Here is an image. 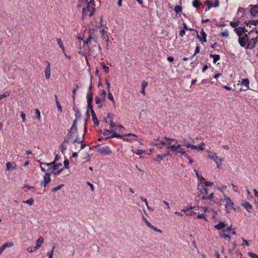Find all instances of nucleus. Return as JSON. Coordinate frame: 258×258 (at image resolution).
<instances>
[{"instance_id": "obj_50", "label": "nucleus", "mask_w": 258, "mask_h": 258, "mask_svg": "<svg viewBox=\"0 0 258 258\" xmlns=\"http://www.w3.org/2000/svg\"><path fill=\"white\" fill-rule=\"evenodd\" d=\"M23 203L27 204L29 205H32L34 203V200L32 199H30L27 201H24Z\"/></svg>"}, {"instance_id": "obj_2", "label": "nucleus", "mask_w": 258, "mask_h": 258, "mask_svg": "<svg viewBox=\"0 0 258 258\" xmlns=\"http://www.w3.org/2000/svg\"><path fill=\"white\" fill-rule=\"evenodd\" d=\"M39 162L40 168L41 169V170L43 172L46 171V169L44 167L45 166H51V168L52 169V172H53L54 170L58 169L59 167L62 165V164L61 163L55 164V161L50 163H45L42 162Z\"/></svg>"}, {"instance_id": "obj_64", "label": "nucleus", "mask_w": 258, "mask_h": 258, "mask_svg": "<svg viewBox=\"0 0 258 258\" xmlns=\"http://www.w3.org/2000/svg\"><path fill=\"white\" fill-rule=\"evenodd\" d=\"M87 184L90 187L92 191H93L94 190V185L89 181H87Z\"/></svg>"}, {"instance_id": "obj_23", "label": "nucleus", "mask_w": 258, "mask_h": 258, "mask_svg": "<svg viewBox=\"0 0 258 258\" xmlns=\"http://www.w3.org/2000/svg\"><path fill=\"white\" fill-rule=\"evenodd\" d=\"M6 167L8 171L14 170L16 169L17 165L15 162H8L6 164Z\"/></svg>"}, {"instance_id": "obj_55", "label": "nucleus", "mask_w": 258, "mask_h": 258, "mask_svg": "<svg viewBox=\"0 0 258 258\" xmlns=\"http://www.w3.org/2000/svg\"><path fill=\"white\" fill-rule=\"evenodd\" d=\"M145 153V151L143 150L138 149L136 152V154L140 155L141 158H142V155Z\"/></svg>"}, {"instance_id": "obj_6", "label": "nucleus", "mask_w": 258, "mask_h": 258, "mask_svg": "<svg viewBox=\"0 0 258 258\" xmlns=\"http://www.w3.org/2000/svg\"><path fill=\"white\" fill-rule=\"evenodd\" d=\"M64 140H68L69 143L70 142H73V143H82L83 140H80L78 139L77 136H76V134L71 133L69 132L67 134V136Z\"/></svg>"}, {"instance_id": "obj_18", "label": "nucleus", "mask_w": 258, "mask_h": 258, "mask_svg": "<svg viewBox=\"0 0 258 258\" xmlns=\"http://www.w3.org/2000/svg\"><path fill=\"white\" fill-rule=\"evenodd\" d=\"M245 14V10L243 8L239 7L236 15V18L239 19L244 17Z\"/></svg>"}, {"instance_id": "obj_8", "label": "nucleus", "mask_w": 258, "mask_h": 258, "mask_svg": "<svg viewBox=\"0 0 258 258\" xmlns=\"http://www.w3.org/2000/svg\"><path fill=\"white\" fill-rule=\"evenodd\" d=\"M95 8L90 7L89 5H88L86 8H84L83 10V17L89 16H92L95 11Z\"/></svg>"}, {"instance_id": "obj_56", "label": "nucleus", "mask_w": 258, "mask_h": 258, "mask_svg": "<svg viewBox=\"0 0 258 258\" xmlns=\"http://www.w3.org/2000/svg\"><path fill=\"white\" fill-rule=\"evenodd\" d=\"M221 34L223 36L227 37L229 35V32L227 30H224V31L221 32Z\"/></svg>"}, {"instance_id": "obj_37", "label": "nucleus", "mask_w": 258, "mask_h": 258, "mask_svg": "<svg viewBox=\"0 0 258 258\" xmlns=\"http://www.w3.org/2000/svg\"><path fill=\"white\" fill-rule=\"evenodd\" d=\"M55 102H56V105L58 108V110L59 111L61 112L62 111V107L60 105V102L59 101H58V99H57V97L56 95H55Z\"/></svg>"}, {"instance_id": "obj_48", "label": "nucleus", "mask_w": 258, "mask_h": 258, "mask_svg": "<svg viewBox=\"0 0 258 258\" xmlns=\"http://www.w3.org/2000/svg\"><path fill=\"white\" fill-rule=\"evenodd\" d=\"M54 248H55V247L53 246L51 251L47 252L48 258H52V257H53V250L54 249Z\"/></svg>"}, {"instance_id": "obj_21", "label": "nucleus", "mask_w": 258, "mask_h": 258, "mask_svg": "<svg viewBox=\"0 0 258 258\" xmlns=\"http://www.w3.org/2000/svg\"><path fill=\"white\" fill-rule=\"evenodd\" d=\"M235 33L239 36L241 37L243 33L247 32V30L245 27H238L234 29Z\"/></svg>"}, {"instance_id": "obj_7", "label": "nucleus", "mask_w": 258, "mask_h": 258, "mask_svg": "<svg viewBox=\"0 0 258 258\" xmlns=\"http://www.w3.org/2000/svg\"><path fill=\"white\" fill-rule=\"evenodd\" d=\"M50 181V173L49 172H46L43 176V180L41 182L40 185L45 187L47 184H48Z\"/></svg>"}, {"instance_id": "obj_24", "label": "nucleus", "mask_w": 258, "mask_h": 258, "mask_svg": "<svg viewBox=\"0 0 258 258\" xmlns=\"http://www.w3.org/2000/svg\"><path fill=\"white\" fill-rule=\"evenodd\" d=\"M205 144L204 142L201 143L198 145H195V150L197 152H202L205 149Z\"/></svg>"}, {"instance_id": "obj_22", "label": "nucleus", "mask_w": 258, "mask_h": 258, "mask_svg": "<svg viewBox=\"0 0 258 258\" xmlns=\"http://www.w3.org/2000/svg\"><path fill=\"white\" fill-rule=\"evenodd\" d=\"M173 141H174V139L164 137L161 140L160 142L162 145H167L170 144Z\"/></svg>"}, {"instance_id": "obj_35", "label": "nucleus", "mask_w": 258, "mask_h": 258, "mask_svg": "<svg viewBox=\"0 0 258 258\" xmlns=\"http://www.w3.org/2000/svg\"><path fill=\"white\" fill-rule=\"evenodd\" d=\"M245 24L246 25H252L254 26H256L258 24V20H250L248 22H245Z\"/></svg>"}, {"instance_id": "obj_38", "label": "nucleus", "mask_w": 258, "mask_h": 258, "mask_svg": "<svg viewBox=\"0 0 258 258\" xmlns=\"http://www.w3.org/2000/svg\"><path fill=\"white\" fill-rule=\"evenodd\" d=\"M239 21L236 20L234 21V22H231L230 23V26H232L233 28H236V27H238L239 25Z\"/></svg>"}, {"instance_id": "obj_19", "label": "nucleus", "mask_w": 258, "mask_h": 258, "mask_svg": "<svg viewBox=\"0 0 258 258\" xmlns=\"http://www.w3.org/2000/svg\"><path fill=\"white\" fill-rule=\"evenodd\" d=\"M137 136L133 134H128L125 135V138L123 139V141H128V142H132L133 141H137L136 139V137H137Z\"/></svg>"}, {"instance_id": "obj_39", "label": "nucleus", "mask_w": 258, "mask_h": 258, "mask_svg": "<svg viewBox=\"0 0 258 258\" xmlns=\"http://www.w3.org/2000/svg\"><path fill=\"white\" fill-rule=\"evenodd\" d=\"M211 57L213 58V62L215 63L220 59V56L218 54H211Z\"/></svg>"}, {"instance_id": "obj_34", "label": "nucleus", "mask_w": 258, "mask_h": 258, "mask_svg": "<svg viewBox=\"0 0 258 258\" xmlns=\"http://www.w3.org/2000/svg\"><path fill=\"white\" fill-rule=\"evenodd\" d=\"M225 225L224 222H220L219 224L215 226V228L218 230H221L225 227Z\"/></svg>"}, {"instance_id": "obj_12", "label": "nucleus", "mask_w": 258, "mask_h": 258, "mask_svg": "<svg viewBox=\"0 0 258 258\" xmlns=\"http://www.w3.org/2000/svg\"><path fill=\"white\" fill-rule=\"evenodd\" d=\"M231 228H228L226 230H225L222 231V233H220V236L222 238L227 239L228 241L230 240V237L229 236V234L231 233Z\"/></svg>"}, {"instance_id": "obj_5", "label": "nucleus", "mask_w": 258, "mask_h": 258, "mask_svg": "<svg viewBox=\"0 0 258 258\" xmlns=\"http://www.w3.org/2000/svg\"><path fill=\"white\" fill-rule=\"evenodd\" d=\"M219 201L225 203V207L227 211L231 209L235 210L234 203L229 197L225 196L224 199H220Z\"/></svg>"}, {"instance_id": "obj_41", "label": "nucleus", "mask_w": 258, "mask_h": 258, "mask_svg": "<svg viewBox=\"0 0 258 258\" xmlns=\"http://www.w3.org/2000/svg\"><path fill=\"white\" fill-rule=\"evenodd\" d=\"M241 239L242 240L244 244H245L247 246H249L252 243V241L251 240H246L243 237L241 238Z\"/></svg>"}, {"instance_id": "obj_61", "label": "nucleus", "mask_w": 258, "mask_h": 258, "mask_svg": "<svg viewBox=\"0 0 258 258\" xmlns=\"http://www.w3.org/2000/svg\"><path fill=\"white\" fill-rule=\"evenodd\" d=\"M95 103L97 104H100L101 102V99L99 97H96L95 98Z\"/></svg>"}, {"instance_id": "obj_45", "label": "nucleus", "mask_w": 258, "mask_h": 258, "mask_svg": "<svg viewBox=\"0 0 258 258\" xmlns=\"http://www.w3.org/2000/svg\"><path fill=\"white\" fill-rule=\"evenodd\" d=\"M248 255L251 258H258V255L252 252H248Z\"/></svg>"}, {"instance_id": "obj_32", "label": "nucleus", "mask_w": 258, "mask_h": 258, "mask_svg": "<svg viewBox=\"0 0 258 258\" xmlns=\"http://www.w3.org/2000/svg\"><path fill=\"white\" fill-rule=\"evenodd\" d=\"M148 85L147 82L145 81H143L141 85V88H142V91L141 93L143 94L144 95H145V88L147 87Z\"/></svg>"}, {"instance_id": "obj_51", "label": "nucleus", "mask_w": 258, "mask_h": 258, "mask_svg": "<svg viewBox=\"0 0 258 258\" xmlns=\"http://www.w3.org/2000/svg\"><path fill=\"white\" fill-rule=\"evenodd\" d=\"M35 111H36V118L38 120H39L40 119V112L38 109H36L35 110Z\"/></svg>"}, {"instance_id": "obj_40", "label": "nucleus", "mask_w": 258, "mask_h": 258, "mask_svg": "<svg viewBox=\"0 0 258 258\" xmlns=\"http://www.w3.org/2000/svg\"><path fill=\"white\" fill-rule=\"evenodd\" d=\"M63 186H64L63 184H60V185H58L57 186L52 188V191L53 192H55L57 191L58 190L60 189Z\"/></svg>"}, {"instance_id": "obj_33", "label": "nucleus", "mask_w": 258, "mask_h": 258, "mask_svg": "<svg viewBox=\"0 0 258 258\" xmlns=\"http://www.w3.org/2000/svg\"><path fill=\"white\" fill-rule=\"evenodd\" d=\"M56 41L57 42V44H58V45L59 46L60 48L61 49L62 52H64L65 48L63 45L62 41L61 39L60 38H58L56 39Z\"/></svg>"}, {"instance_id": "obj_31", "label": "nucleus", "mask_w": 258, "mask_h": 258, "mask_svg": "<svg viewBox=\"0 0 258 258\" xmlns=\"http://www.w3.org/2000/svg\"><path fill=\"white\" fill-rule=\"evenodd\" d=\"M100 33L101 34V37L103 38V39H105V41L107 43H108L109 38H108V36L107 35V32L105 30L103 29L100 31Z\"/></svg>"}, {"instance_id": "obj_27", "label": "nucleus", "mask_w": 258, "mask_h": 258, "mask_svg": "<svg viewBox=\"0 0 258 258\" xmlns=\"http://www.w3.org/2000/svg\"><path fill=\"white\" fill-rule=\"evenodd\" d=\"M242 205L244 207V208L248 211V212H251V210L252 209V205L246 201H243L242 203Z\"/></svg>"}, {"instance_id": "obj_46", "label": "nucleus", "mask_w": 258, "mask_h": 258, "mask_svg": "<svg viewBox=\"0 0 258 258\" xmlns=\"http://www.w3.org/2000/svg\"><path fill=\"white\" fill-rule=\"evenodd\" d=\"M4 247H5V248L7 247H11L14 245V243L12 242H7L3 244Z\"/></svg>"}, {"instance_id": "obj_14", "label": "nucleus", "mask_w": 258, "mask_h": 258, "mask_svg": "<svg viewBox=\"0 0 258 258\" xmlns=\"http://www.w3.org/2000/svg\"><path fill=\"white\" fill-rule=\"evenodd\" d=\"M197 37L202 43L207 41V34L205 32L204 29H202L201 30L200 34H197Z\"/></svg>"}, {"instance_id": "obj_54", "label": "nucleus", "mask_w": 258, "mask_h": 258, "mask_svg": "<svg viewBox=\"0 0 258 258\" xmlns=\"http://www.w3.org/2000/svg\"><path fill=\"white\" fill-rule=\"evenodd\" d=\"M201 5V3H200L199 0H195V8H199Z\"/></svg>"}, {"instance_id": "obj_10", "label": "nucleus", "mask_w": 258, "mask_h": 258, "mask_svg": "<svg viewBox=\"0 0 258 258\" xmlns=\"http://www.w3.org/2000/svg\"><path fill=\"white\" fill-rule=\"evenodd\" d=\"M98 151L105 155H110L112 154V151L108 146H104L98 149Z\"/></svg>"}, {"instance_id": "obj_13", "label": "nucleus", "mask_w": 258, "mask_h": 258, "mask_svg": "<svg viewBox=\"0 0 258 258\" xmlns=\"http://www.w3.org/2000/svg\"><path fill=\"white\" fill-rule=\"evenodd\" d=\"M205 4L207 6L208 10L213 7H217L219 6V2L218 1H215L213 3L210 0H207L205 2Z\"/></svg>"}, {"instance_id": "obj_42", "label": "nucleus", "mask_w": 258, "mask_h": 258, "mask_svg": "<svg viewBox=\"0 0 258 258\" xmlns=\"http://www.w3.org/2000/svg\"><path fill=\"white\" fill-rule=\"evenodd\" d=\"M166 156V154H164V155H158L157 157H156V159L155 160L158 161V162H160L161 160H162Z\"/></svg>"}, {"instance_id": "obj_53", "label": "nucleus", "mask_w": 258, "mask_h": 258, "mask_svg": "<svg viewBox=\"0 0 258 258\" xmlns=\"http://www.w3.org/2000/svg\"><path fill=\"white\" fill-rule=\"evenodd\" d=\"M21 116L22 119V122L25 123L26 122V116L25 113L23 111L21 112Z\"/></svg>"}, {"instance_id": "obj_63", "label": "nucleus", "mask_w": 258, "mask_h": 258, "mask_svg": "<svg viewBox=\"0 0 258 258\" xmlns=\"http://www.w3.org/2000/svg\"><path fill=\"white\" fill-rule=\"evenodd\" d=\"M226 188H227V186L226 185H223L220 187H218V189L223 192L224 191V190L225 189H226Z\"/></svg>"}, {"instance_id": "obj_30", "label": "nucleus", "mask_w": 258, "mask_h": 258, "mask_svg": "<svg viewBox=\"0 0 258 258\" xmlns=\"http://www.w3.org/2000/svg\"><path fill=\"white\" fill-rule=\"evenodd\" d=\"M68 144H69V140H64L63 142L61 144L60 148L61 151L62 153H63L64 151L67 149V145Z\"/></svg>"}, {"instance_id": "obj_4", "label": "nucleus", "mask_w": 258, "mask_h": 258, "mask_svg": "<svg viewBox=\"0 0 258 258\" xmlns=\"http://www.w3.org/2000/svg\"><path fill=\"white\" fill-rule=\"evenodd\" d=\"M167 148H170L171 151L173 152H175L176 153H181L182 155H184V156H187L184 149L181 148V145L180 144H175L168 146Z\"/></svg>"}, {"instance_id": "obj_49", "label": "nucleus", "mask_w": 258, "mask_h": 258, "mask_svg": "<svg viewBox=\"0 0 258 258\" xmlns=\"http://www.w3.org/2000/svg\"><path fill=\"white\" fill-rule=\"evenodd\" d=\"M101 66L103 69V70L104 71V72L106 73H108L109 72V68L108 67L106 66V65H105L103 63H101Z\"/></svg>"}, {"instance_id": "obj_3", "label": "nucleus", "mask_w": 258, "mask_h": 258, "mask_svg": "<svg viewBox=\"0 0 258 258\" xmlns=\"http://www.w3.org/2000/svg\"><path fill=\"white\" fill-rule=\"evenodd\" d=\"M255 33V35H254L252 38L249 37V39L248 41L247 45L246 46L247 48L252 49L254 47L255 44L257 42V38H258V31H254L252 30L248 33V35H250L252 33Z\"/></svg>"}, {"instance_id": "obj_16", "label": "nucleus", "mask_w": 258, "mask_h": 258, "mask_svg": "<svg viewBox=\"0 0 258 258\" xmlns=\"http://www.w3.org/2000/svg\"><path fill=\"white\" fill-rule=\"evenodd\" d=\"M105 132H107L109 133H111L112 135H111V137H112V138H119L122 139L123 140V139L125 138V135H121L117 134V133L114 132L113 131V130L112 129L105 130Z\"/></svg>"}, {"instance_id": "obj_17", "label": "nucleus", "mask_w": 258, "mask_h": 258, "mask_svg": "<svg viewBox=\"0 0 258 258\" xmlns=\"http://www.w3.org/2000/svg\"><path fill=\"white\" fill-rule=\"evenodd\" d=\"M249 7H251L250 14L254 17L258 16V5H250Z\"/></svg>"}, {"instance_id": "obj_59", "label": "nucleus", "mask_w": 258, "mask_h": 258, "mask_svg": "<svg viewBox=\"0 0 258 258\" xmlns=\"http://www.w3.org/2000/svg\"><path fill=\"white\" fill-rule=\"evenodd\" d=\"M213 161L217 164V168H219V167L220 166V163H219V157L217 156L216 159H214V160H213Z\"/></svg>"}, {"instance_id": "obj_29", "label": "nucleus", "mask_w": 258, "mask_h": 258, "mask_svg": "<svg viewBox=\"0 0 258 258\" xmlns=\"http://www.w3.org/2000/svg\"><path fill=\"white\" fill-rule=\"evenodd\" d=\"M44 239L42 237H40L36 241V245L35 246V249H38L43 243Z\"/></svg>"}, {"instance_id": "obj_9", "label": "nucleus", "mask_w": 258, "mask_h": 258, "mask_svg": "<svg viewBox=\"0 0 258 258\" xmlns=\"http://www.w3.org/2000/svg\"><path fill=\"white\" fill-rule=\"evenodd\" d=\"M249 39V36L245 34L243 37H239L238 39V42L242 47L247 46L248 41Z\"/></svg>"}, {"instance_id": "obj_62", "label": "nucleus", "mask_w": 258, "mask_h": 258, "mask_svg": "<svg viewBox=\"0 0 258 258\" xmlns=\"http://www.w3.org/2000/svg\"><path fill=\"white\" fill-rule=\"evenodd\" d=\"M196 175L198 177V178L199 179H201V181H204L205 180V179L202 176H201L199 173L198 172H196Z\"/></svg>"}, {"instance_id": "obj_36", "label": "nucleus", "mask_w": 258, "mask_h": 258, "mask_svg": "<svg viewBox=\"0 0 258 258\" xmlns=\"http://www.w3.org/2000/svg\"><path fill=\"white\" fill-rule=\"evenodd\" d=\"M107 98L112 102L113 105H115V102L114 99V97L110 91L108 92Z\"/></svg>"}, {"instance_id": "obj_58", "label": "nucleus", "mask_w": 258, "mask_h": 258, "mask_svg": "<svg viewBox=\"0 0 258 258\" xmlns=\"http://www.w3.org/2000/svg\"><path fill=\"white\" fill-rule=\"evenodd\" d=\"M151 229L153 230L154 231H156V232H159V233H161L162 232V231L159 229H158L157 227L154 226H152V227H151Z\"/></svg>"}, {"instance_id": "obj_44", "label": "nucleus", "mask_w": 258, "mask_h": 258, "mask_svg": "<svg viewBox=\"0 0 258 258\" xmlns=\"http://www.w3.org/2000/svg\"><path fill=\"white\" fill-rule=\"evenodd\" d=\"M64 170V168H62L59 170L57 169L56 170H54L53 172H52V173H53L55 175H57Z\"/></svg>"}, {"instance_id": "obj_20", "label": "nucleus", "mask_w": 258, "mask_h": 258, "mask_svg": "<svg viewBox=\"0 0 258 258\" xmlns=\"http://www.w3.org/2000/svg\"><path fill=\"white\" fill-rule=\"evenodd\" d=\"M50 73H51V69H50V64L49 62H47V65L44 71L45 77L46 79L48 80L50 77Z\"/></svg>"}, {"instance_id": "obj_28", "label": "nucleus", "mask_w": 258, "mask_h": 258, "mask_svg": "<svg viewBox=\"0 0 258 258\" xmlns=\"http://www.w3.org/2000/svg\"><path fill=\"white\" fill-rule=\"evenodd\" d=\"M207 156L209 158L214 160L216 159L217 155L216 153L211 151V150H207Z\"/></svg>"}, {"instance_id": "obj_60", "label": "nucleus", "mask_w": 258, "mask_h": 258, "mask_svg": "<svg viewBox=\"0 0 258 258\" xmlns=\"http://www.w3.org/2000/svg\"><path fill=\"white\" fill-rule=\"evenodd\" d=\"M92 37L91 36H89L88 39H87L86 41H83V43H84V44H87L88 43H89L90 42H91V40L92 39Z\"/></svg>"}, {"instance_id": "obj_43", "label": "nucleus", "mask_w": 258, "mask_h": 258, "mask_svg": "<svg viewBox=\"0 0 258 258\" xmlns=\"http://www.w3.org/2000/svg\"><path fill=\"white\" fill-rule=\"evenodd\" d=\"M175 12L176 14H178L182 11V8L180 6H176L174 8Z\"/></svg>"}, {"instance_id": "obj_15", "label": "nucleus", "mask_w": 258, "mask_h": 258, "mask_svg": "<svg viewBox=\"0 0 258 258\" xmlns=\"http://www.w3.org/2000/svg\"><path fill=\"white\" fill-rule=\"evenodd\" d=\"M241 85L245 87V89H241L240 91H245L250 89L249 81L248 79H243L241 82Z\"/></svg>"}, {"instance_id": "obj_57", "label": "nucleus", "mask_w": 258, "mask_h": 258, "mask_svg": "<svg viewBox=\"0 0 258 258\" xmlns=\"http://www.w3.org/2000/svg\"><path fill=\"white\" fill-rule=\"evenodd\" d=\"M36 250V249H35V247H32V246L29 247L27 249V251H28L29 252H34Z\"/></svg>"}, {"instance_id": "obj_47", "label": "nucleus", "mask_w": 258, "mask_h": 258, "mask_svg": "<svg viewBox=\"0 0 258 258\" xmlns=\"http://www.w3.org/2000/svg\"><path fill=\"white\" fill-rule=\"evenodd\" d=\"M63 164L64 166V169H69V161L68 159L64 160L63 162Z\"/></svg>"}, {"instance_id": "obj_11", "label": "nucleus", "mask_w": 258, "mask_h": 258, "mask_svg": "<svg viewBox=\"0 0 258 258\" xmlns=\"http://www.w3.org/2000/svg\"><path fill=\"white\" fill-rule=\"evenodd\" d=\"M86 98L87 100V109L88 111L89 110L93 109V106L92 105V102L93 100V95L92 93H88L86 95Z\"/></svg>"}, {"instance_id": "obj_1", "label": "nucleus", "mask_w": 258, "mask_h": 258, "mask_svg": "<svg viewBox=\"0 0 258 258\" xmlns=\"http://www.w3.org/2000/svg\"><path fill=\"white\" fill-rule=\"evenodd\" d=\"M214 184L213 182L210 181H200L198 185V194L199 196H202V199L205 200H212L214 198L213 192L210 194H208V188H206L205 186H211Z\"/></svg>"}, {"instance_id": "obj_52", "label": "nucleus", "mask_w": 258, "mask_h": 258, "mask_svg": "<svg viewBox=\"0 0 258 258\" xmlns=\"http://www.w3.org/2000/svg\"><path fill=\"white\" fill-rule=\"evenodd\" d=\"M192 207H186V208L183 209L182 210V211L184 213H186V212H188L189 211L192 210Z\"/></svg>"}, {"instance_id": "obj_25", "label": "nucleus", "mask_w": 258, "mask_h": 258, "mask_svg": "<svg viewBox=\"0 0 258 258\" xmlns=\"http://www.w3.org/2000/svg\"><path fill=\"white\" fill-rule=\"evenodd\" d=\"M92 117V120L95 125L98 126L99 124V122L98 120L97 119V118L96 116L95 113L93 109H90Z\"/></svg>"}, {"instance_id": "obj_26", "label": "nucleus", "mask_w": 258, "mask_h": 258, "mask_svg": "<svg viewBox=\"0 0 258 258\" xmlns=\"http://www.w3.org/2000/svg\"><path fill=\"white\" fill-rule=\"evenodd\" d=\"M77 119H76L74 121L72 126L71 127V128L70 129L69 132L76 134V133L77 131V129H78L77 126Z\"/></svg>"}]
</instances>
